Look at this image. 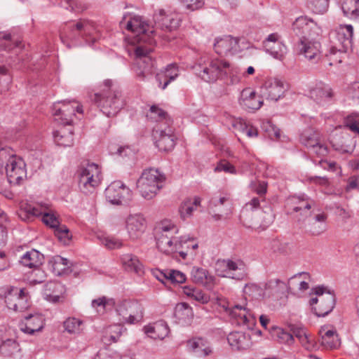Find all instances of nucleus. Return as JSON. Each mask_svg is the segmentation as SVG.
Wrapping results in <instances>:
<instances>
[{
  "instance_id": "1",
  "label": "nucleus",
  "mask_w": 359,
  "mask_h": 359,
  "mask_svg": "<svg viewBox=\"0 0 359 359\" xmlns=\"http://www.w3.org/2000/svg\"><path fill=\"white\" fill-rule=\"evenodd\" d=\"M121 25L136 33L133 41L137 43L135 49V72L139 80L144 81L154 72V61L149 55L155 43L154 30L140 16L130 13L123 15Z\"/></svg>"
},
{
  "instance_id": "2",
  "label": "nucleus",
  "mask_w": 359,
  "mask_h": 359,
  "mask_svg": "<svg viewBox=\"0 0 359 359\" xmlns=\"http://www.w3.org/2000/svg\"><path fill=\"white\" fill-rule=\"evenodd\" d=\"M100 91L94 94L93 102L107 116H116L126 102L121 91L111 79H106L100 85Z\"/></svg>"
},
{
  "instance_id": "3",
  "label": "nucleus",
  "mask_w": 359,
  "mask_h": 359,
  "mask_svg": "<svg viewBox=\"0 0 359 359\" xmlns=\"http://www.w3.org/2000/svg\"><path fill=\"white\" fill-rule=\"evenodd\" d=\"M196 74L206 82H213L233 74L231 64L223 59L215 58L210 60L201 57L194 67Z\"/></svg>"
},
{
  "instance_id": "4",
  "label": "nucleus",
  "mask_w": 359,
  "mask_h": 359,
  "mask_svg": "<svg viewBox=\"0 0 359 359\" xmlns=\"http://www.w3.org/2000/svg\"><path fill=\"white\" fill-rule=\"evenodd\" d=\"M178 227L170 221L162 222L156 229V241L158 249L164 254L170 255L178 250L179 238L176 235Z\"/></svg>"
},
{
  "instance_id": "5",
  "label": "nucleus",
  "mask_w": 359,
  "mask_h": 359,
  "mask_svg": "<svg viewBox=\"0 0 359 359\" xmlns=\"http://www.w3.org/2000/svg\"><path fill=\"white\" fill-rule=\"evenodd\" d=\"M165 176L158 169L144 170L137 182V188L145 199L153 198L163 187Z\"/></svg>"
},
{
  "instance_id": "6",
  "label": "nucleus",
  "mask_w": 359,
  "mask_h": 359,
  "mask_svg": "<svg viewBox=\"0 0 359 359\" xmlns=\"http://www.w3.org/2000/svg\"><path fill=\"white\" fill-rule=\"evenodd\" d=\"M316 297H312L309 304L313 313L318 317H325L334 308L335 296L333 293L326 291L324 286H317L312 289Z\"/></svg>"
},
{
  "instance_id": "7",
  "label": "nucleus",
  "mask_w": 359,
  "mask_h": 359,
  "mask_svg": "<svg viewBox=\"0 0 359 359\" xmlns=\"http://www.w3.org/2000/svg\"><path fill=\"white\" fill-rule=\"evenodd\" d=\"M79 186L81 191L88 194L99 186L102 180L101 169L94 163L83 165L78 170Z\"/></svg>"
},
{
  "instance_id": "8",
  "label": "nucleus",
  "mask_w": 359,
  "mask_h": 359,
  "mask_svg": "<svg viewBox=\"0 0 359 359\" xmlns=\"http://www.w3.org/2000/svg\"><path fill=\"white\" fill-rule=\"evenodd\" d=\"M53 115L55 121L61 125L70 126L75 112L83 114V106L75 100L60 101L53 105Z\"/></svg>"
},
{
  "instance_id": "9",
  "label": "nucleus",
  "mask_w": 359,
  "mask_h": 359,
  "mask_svg": "<svg viewBox=\"0 0 359 359\" xmlns=\"http://www.w3.org/2000/svg\"><path fill=\"white\" fill-rule=\"evenodd\" d=\"M216 267L218 274L222 277L241 280L247 275L246 265L240 259L218 260Z\"/></svg>"
},
{
  "instance_id": "10",
  "label": "nucleus",
  "mask_w": 359,
  "mask_h": 359,
  "mask_svg": "<svg viewBox=\"0 0 359 359\" xmlns=\"http://www.w3.org/2000/svg\"><path fill=\"white\" fill-rule=\"evenodd\" d=\"M107 201L115 205H126L132 200V191L121 181L112 182L104 191Z\"/></svg>"
},
{
  "instance_id": "11",
  "label": "nucleus",
  "mask_w": 359,
  "mask_h": 359,
  "mask_svg": "<svg viewBox=\"0 0 359 359\" xmlns=\"http://www.w3.org/2000/svg\"><path fill=\"white\" fill-rule=\"evenodd\" d=\"M222 305L224 310L231 318H235L238 324L245 325L249 329H252L255 325L256 318L247 307L246 303L231 304L226 302Z\"/></svg>"
},
{
  "instance_id": "12",
  "label": "nucleus",
  "mask_w": 359,
  "mask_h": 359,
  "mask_svg": "<svg viewBox=\"0 0 359 359\" xmlns=\"http://www.w3.org/2000/svg\"><path fill=\"white\" fill-rule=\"evenodd\" d=\"M153 137L156 147L161 151H171L175 145V136L172 125L163 126L162 124H157L153 130Z\"/></svg>"
},
{
  "instance_id": "13",
  "label": "nucleus",
  "mask_w": 359,
  "mask_h": 359,
  "mask_svg": "<svg viewBox=\"0 0 359 359\" xmlns=\"http://www.w3.org/2000/svg\"><path fill=\"white\" fill-rule=\"evenodd\" d=\"M116 312L121 323L135 324L137 318L142 317L143 309L137 301L124 300L118 305Z\"/></svg>"
},
{
  "instance_id": "14",
  "label": "nucleus",
  "mask_w": 359,
  "mask_h": 359,
  "mask_svg": "<svg viewBox=\"0 0 359 359\" xmlns=\"http://www.w3.org/2000/svg\"><path fill=\"white\" fill-rule=\"evenodd\" d=\"M61 36V39L66 37L72 40H76L79 37L93 36L97 32V27L95 23L89 20L81 19L74 25L67 26Z\"/></svg>"
},
{
  "instance_id": "15",
  "label": "nucleus",
  "mask_w": 359,
  "mask_h": 359,
  "mask_svg": "<svg viewBox=\"0 0 359 359\" xmlns=\"http://www.w3.org/2000/svg\"><path fill=\"white\" fill-rule=\"evenodd\" d=\"M292 29L300 39H316L319 36L320 28L313 20L306 16L296 19L292 25Z\"/></svg>"
},
{
  "instance_id": "16",
  "label": "nucleus",
  "mask_w": 359,
  "mask_h": 359,
  "mask_svg": "<svg viewBox=\"0 0 359 359\" xmlns=\"http://www.w3.org/2000/svg\"><path fill=\"white\" fill-rule=\"evenodd\" d=\"M5 303L9 309L22 312L29 307V297L24 288L10 287L5 294Z\"/></svg>"
},
{
  "instance_id": "17",
  "label": "nucleus",
  "mask_w": 359,
  "mask_h": 359,
  "mask_svg": "<svg viewBox=\"0 0 359 359\" xmlns=\"http://www.w3.org/2000/svg\"><path fill=\"white\" fill-rule=\"evenodd\" d=\"M5 172L11 184L19 185L27 177L26 163L21 157L15 155Z\"/></svg>"
},
{
  "instance_id": "18",
  "label": "nucleus",
  "mask_w": 359,
  "mask_h": 359,
  "mask_svg": "<svg viewBox=\"0 0 359 359\" xmlns=\"http://www.w3.org/2000/svg\"><path fill=\"white\" fill-rule=\"evenodd\" d=\"M288 294L286 282L278 278L267 280L264 286L263 297L279 300Z\"/></svg>"
},
{
  "instance_id": "19",
  "label": "nucleus",
  "mask_w": 359,
  "mask_h": 359,
  "mask_svg": "<svg viewBox=\"0 0 359 359\" xmlns=\"http://www.w3.org/2000/svg\"><path fill=\"white\" fill-rule=\"evenodd\" d=\"M298 53L313 63L320 57V43L318 39H300L297 45Z\"/></svg>"
},
{
  "instance_id": "20",
  "label": "nucleus",
  "mask_w": 359,
  "mask_h": 359,
  "mask_svg": "<svg viewBox=\"0 0 359 359\" xmlns=\"http://www.w3.org/2000/svg\"><path fill=\"white\" fill-rule=\"evenodd\" d=\"M287 90V85L278 79L267 80L262 88L263 96L267 100L278 101Z\"/></svg>"
},
{
  "instance_id": "21",
  "label": "nucleus",
  "mask_w": 359,
  "mask_h": 359,
  "mask_svg": "<svg viewBox=\"0 0 359 359\" xmlns=\"http://www.w3.org/2000/svg\"><path fill=\"white\" fill-rule=\"evenodd\" d=\"M146 226V220L141 214L130 215L126 219V229L133 240L140 238L145 231Z\"/></svg>"
},
{
  "instance_id": "22",
  "label": "nucleus",
  "mask_w": 359,
  "mask_h": 359,
  "mask_svg": "<svg viewBox=\"0 0 359 359\" xmlns=\"http://www.w3.org/2000/svg\"><path fill=\"white\" fill-rule=\"evenodd\" d=\"M278 39L279 36L277 33L271 34L264 41L263 45L266 51L273 57L282 60L286 54V46Z\"/></svg>"
},
{
  "instance_id": "23",
  "label": "nucleus",
  "mask_w": 359,
  "mask_h": 359,
  "mask_svg": "<svg viewBox=\"0 0 359 359\" xmlns=\"http://www.w3.org/2000/svg\"><path fill=\"white\" fill-rule=\"evenodd\" d=\"M154 20L156 27L170 31L178 27L180 22V19L177 14H166L163 9L154 13Z\"/></svg>"
},
{
  "instance_id": "24",
  "label": "nucleus",
  "mask_w": 359,
  "mask_h": 359,
  "mask_svg": "<svg viewBox=\"0 0 359 359\" xmlns=\"http://www.w3.org/2000/svg\"><path fill=\"white\" fill-rule=\"evenodd\" d=\"M43 326L44 318L39 313L30 314L19 323L20 330L28 334H34L35 332L41 331Z\"/></svg>"
},
{
  "instance_id": "25",
  "label": "nucleus",
  "mask_w": 359,
  "mask_h": 359,
  "mask_svg": "<svg viewBox=\"0 0 359 359\" xmlns=\"http://www.w3.org/2000/svg\"><path fill=\"white\" fill-rule=\"evenodd\" d=\"M214 48L221 55L235 54L238 51V39L231 36L218 38L215 40Z\"/></svg>"
},
{
  "instance_id": "26",
  "label": "nucleus",
  "mask_w": 359,
  "mask_h": 359,
  "mask_svg": "<svg viewBox=\"0 0 359 359\" xmlns=\"http://www.w3.org/2000/svg\"><path fill=\"white\" fill-rule=\"evenodd\" d=\"M239 102L246 109L255 111L262 106L263 100L252 88H246L241 93Z\"/></svg>"
},
{
  "instance_id": "27",
  "label": "nucleus",
  "mask_w": 359,
  "mask_h": 359,
  "mask_svg": "<svg viewBox=\"0 0 359 359\" xmlns=\"http://www.w3.org/2000/svg\"><path fill=\"white\" fill-rule=\"evenodd\" d=\"M294 207L293 210L299 212L304 217H308L311 215V209L316 207V202L311 197L302 194L293 197Z\"/></svg>"
},
{
  "instance_id": "28",
  "label": "nucleus",
  "mask_w": 359,
  "mask_h": 359,
  "mask_svg": "<svg viewBox=\"0 0 359 359\" xmlns=\"http://www.w3.org/2000/svg\"><path fill=\"white\" fill-rule=\"evenodd\" d=\"M189 351L194 353L198 357H205L212 353L209 342L202 337H193L187 341Z\"/></svg>"
},
{
  "instance_id": "29",
  "label": "nucleus",
  "mask_w": 359,
  "mask_h": 359,
  "mask_svg": "<svg viewBox=\"0 0 359 359\" xmlns=\"http://www.w3.org/2000/svg\"><path fill=\"white\" fill-rule=\"evenodd\" d=\"M309 97L318 104H323L331 100L333 92L328 86L320 83L310 88Z\"/></svg>"
},
{
  "instance_id": "30",
  "label": "nucleus",
  "mask_w": 359,
  "mask_h": 359,
  "mask_svg": "<svg viewBox=\"0 0 359 359\" xmlns=\"http://www.w3.org/2000/svg\"><path fill=\"white\" fill-rule=\"evenodd\" d=\"M144 333L149 337L154 339H163L169 332L170 329L164 320H158L152 324L145 325L143 327Z\"/></svg>"
},
{
  "instance_id": "31",
  "label": "nucleus",
  "mask_w": 359,
  "mask_h": 359,
  "mask_svg": "<svg viewBox=\"0 0 359 359\" xmlns=\"http://www.w3.org/2000/svg\"><path fill=\"white\" fill-rule=\"evenodd\" d=\"M231 347L237 351L247 349L250 346V337L242 332H232L227 337Z\"/></svg>"
},
{
  "instance_id": "32",
  "label": "nucleus",
  "mask_w": 359,
  "mask_h": 359,
  "mask_svg": "<svg viewBox=\"0 0 359 359\" xmlns=\"http://www.w3.org/2000/svg\"><path fill=\"white\" fill-rule=\"evenodd\" d=\"M64 291V285L60 282L50 281L44 285L43 294L46 300L56 303L59 301Z\"/></svg>"
},
{
  "instance_id": "33",
  "label": "nucleus",
  "mask_w": 359,
  "mask_h": 359,
  "mask_svg": "<svg viewBox=\"0 0 359 359\" xmlns=\"http://www.w3.org/2000/svg\"><path fill=\"white\" fill-rule=\"evenodd\" d=\"M307 273H299L289 278L286 282L288 293H295L297 291H305L309 289V283L304 280L309 278Z\"/></svg>"
},
{
  "instance_id": "34",
  "label": "nucleus",
  "mask_w": 359,
  "mask_h": 359,
  "mask_svg": "<svg viewBox=\"0 0 359 359\" xmlns=\"http://www.w3.org/2000/svg\"><path fill=\"white\" fill-rule=\"evenodd\" d=\"M321 336V344L327 349L337 348L340 345L337 332L333 329H329L327 327H323L319 332Z\"/></svg>"
},
{
  "instance_id": "35",
  "label": "nucleus",
  "mask_w": 359,
  "mask_h": 359,
  "mask_svg": "<svg viewBox=\"0 0 359 359\" xmlns=\"http://www.w3.org/2000/svg\"><path fill=\"white\" fill-rule=\"evenodd\" d=\"M327 215L325 213L316 215L306 224V229L313 236H318L326 229L325 221Z\"/></svg>"
},
{
  "instance_id": "36",
  "label": "nucleus",
  "mask_w": 359,
  "mask_h": 359,
  "mask_svg": "<svg viewBox=\"0 0 359 359\" xmlns=\"http://www.w3.org/2000/svg\"><path fill=\"white\" fill-rule=\"evenodd\" d=\"M201 199L199 197L187 198L180 208V214L182 219L185 220L191 217L193 212L201 206Z\"/></svg>"
},
{
  "instance_id": "37",
  "label": "nucleus",
  "mask_w": 359,
  "mask_h": 359,
  "mask_svg": "<svg viewBox=\"0 0 359 359\" xmlns=\"http://www.w3.org/2000/svg\"><path fill=\"white\" fill-rule=\"evenodd\" d=\"M53 133V137L57 145L70 147L73 144V130L72 128H66L64 126Z\"/></svg>"
},
{
  "instance_id": "38",
  "label": "nucleus",
  "mask_w": 359,
  "mask_h": 359,
  "mask_svg": "<svg viewBox=\"0 0 359 359\" xmlns=\"http://www.w3.org/2000/svg\"><path fill=\"white\" fill-rule=\"evenodd\" d=\"M43 259V255L38 250L33 249L27 251L22 255L20 259V262L25 266L29 268H35L41 265Z\"/></svg>"
},
{
  "instance_id": "39",
  "label": "nucleus",
  "mask_w": 359,
  "mask_h": 359,
  "mask_svg": "<svg viewBox=\"0 0 359 359\" xmlns=\"http://www.w3.org/2000/svg\"><path fill=\"white\" fill-rule=\"evenodd\" d=\"M116 304L115 300L105 296L93 299L91 306L99 315L104 314L107 311L111 310Z\"/></svg>"
},
{
  "instance_id": "40",
  "label": "nucleus",
  "mask_w": 359,
  "mask_h": 359,
  "mask_svg": "<svg viewBox=\"0 0 359 359\" xmlns=\"http://www.w3.org/2000/svg\"><path fill=\"white\" fill-rule=\"evenodd\" d=\"M147 117L154 121L158 122V124H162L163 126L172 124V121L168 117L167 112L157 105H152L150 107Z\"/></svg>"
},
{
  "instance_id": "41",
  "label": "nucleus",
  "mask_w": 359,
  "mask_h": 359,
  "mask_svg": "<svg viewBox=\"0 0 359 359\" xmlns=\"http://www.w3.org/2000/svg\"><path fill=\"white\" fill-rule=\"evenodd\" d=\"M353 28L351 25H340L335 31V36L344 48L351 44Z\"/></svg>"
},
{
  "instance_id": "42",
  "label": "nucleus",
  "mask_w": 359,
  "mask_h": 359,
  "mask_svg": "<svg viewBox=\"0 0 359 359\" xmlns=\"http://www.w3.org/2000/svg\"><path fill=\"white\" fill-rule=\"evenodd\" d=\"M68 264L67 259L57 255L49 259L48 266L54 274L60 276L68 268Z\"/></svg>"
},
{
  "instance_id": "43",
  "label": "nucleus",
  "mask_w": 359,
  "mask_h": 359,
  "mask_svg": "<svg viewBox=\"0 0 359 359\" xmlns=\"http://www.w3.org/2000/svg\"><path fill=\"white\" fill-rule=\"evenodd\" d=\"M122 323L114 324L109 326L104 330L102 340L105 343H114L118 341L121 334L126 328L121 325Z\"/></svg>"
},
{
  "instance_id": "44",
  "label": "nucleus",
  "mask_w": 359,
  "mask_h": 359,
  "mask_svg": "<svg viewBox=\"0 0 359 359\" xmlns=\"http://www.w3.org/2000/svg\"><path fill=\"white\" fill-rule=\"evenodd\" d=\"M121 262L127 271L137 273L142 271V265L137 256L132 254H125L121 257Z\"/></svg>"
},
{
  "instance_id": "45",
  "label": "nucleus",
  "mask_w": 359,
  "mask_h": 359,
  "mask_svg": "<svg viewBox=\"0 0 359 359\" xmlns=\"http://www.w3.org/2000/svg\"><path fill=\"white\" fill-rule=\"evenodd\" d=\"M319 140V134L312 128H307L304 130L299 137V140L302 144L310 149L315 144H317V141Z\"/></svg>"
},
{
  "instance_id": "46",
  "label": "nucleus",
  "mask_w": 359,
  "mask_h": 359,
  "mask_svg": "<svg viewBox=\"0 0 359 359\" xmlns=\"http://www.w3.org/2000/svg\"><path fill=\"white\" fill-rule=\"evenodd\" d=\"M191 276L194 283L200 285H208L213 280V277L209 275L207 270L196 266L192 268Z\"/></svg>"
},
{
  "instance_id": "47",
  "label": "nucleus",
  "mask_w": 359,
  "mask_h": 359,
  "mask_svg": "<svg viewBox=\"0 0 359 359\" xmlns=\"http://www.w3.org/2000/svg\"><path fill=\"white\" fill-rule=\"evenodd\" d=\"M183 292L187 297L201 304H207L210 301V297L205 294L201 289L191 286H185L183 288Z\"/></svg>"
},
{
  "instance_id": "48",
  "label": "nucleus",
  "mask_w": 359,
  "mask_h": 359,
  "mask_svg": "<svg viewBox=\"0 0 359 359\" xmlns=\"http://www.w3.org/2000/svg\"><path fill=\"white\" fill-rule=\"evenodd\" d=\"M19 45L20 42L13 40L9 32L0 31V50L10 51Z\"/></svg>"
},
{
  "instance_id": "49",
  "label": "nucleus",
  "mask_w": 359,
  "mask_h": 359,
  "mask_svg": "<svg viewBox=\"0 0 359 359\" xmlns=\"http://www.w3.org/2000/svg\"><path fill=\"white\" fill-rule=\"evenodd\" d=\"M41 215L42 212L39 208L33 207L27 203L21 205L18 212L19 217L24 221H29L33 217Z\"/></svg>"
},
{
  "instance_id": "50",
  "label": "nucleus",
  "mask_w": 359,
  "mask_h": 359,
  "mask_svg": "<svg viewBox=\"0 0 359 359\" xmlns=\"http://www.w3.org/2000/svg\"><path fill=\"white\" fill-rule=\"evenodd\" d=\"M264 205L262 206V210L259 214V217L261 220L260 226L264 228L269 226L271 224L275 219V215L273 212L271 207L266 204L265 201H262Z\"/></svg>"
},
{
  "instance_id": "51",
  "label": "nucleus",
  "mask_w": 359,
  "mask_h": 359,
  "mask_svg": "<svg viewBox=\"0 0 359 359\" xmlns=\"http://www.w3.org/2000/svg\"><path fill=\"white\" fill-rule=\"evenodd\" d=\"M16 154L10 147H4L0 149V172L6 171L8 164L11 163V158H13Z\"/></svg>"
},
{
  "instance_id": "52",
  "label": "nucleus",
  "mask_w": 359,
  "mask_h": 359,
  "mask_svg": "<svg viewBox=\"0 0 359 359\" xmlns=\"http://www.w3.org/2000/svg\"><path fill=\"white\" fill-rule=\"evenodd\" d=\"M83 321L76 318H68L63 323L65 330L69 334H79L82 331Z\"/></svg>"
},
{
  "instance_id": "53",
  "label": "nucleus",
  "mask_w": 359,
  "mask_h": 359,
  "mask_svg": "<svg viewBox=\"0 0 359 359\" xmlns=\"http://www.w3.org/2000/svg\"><path fill=\"white\" fill-rule=\"evenodd\" d=\"M358 0H342L341 9L345 15L356 20Z\"/></svg>"
},
{
  "instance_id": "54",
  "label": "nucleus",
  "mask_w": 359,
  "mask_h": 359,
  "mask_svg": "<svg viewBox=\"0 0 359 359\" xmlns=\"http://www.w3.org/2000/svg\"><path fill=\"white\" fill-rule=\"evenodd\" d=\"M161 275L166 280L173 283H182L186 280V276L180 271L167 270L165 272H160Z\"/></svg>"
},
{
  "instance_id": "55",
  "label": "nucleus",
  "mask_w": 359,
  "mask_h": 359,
  "mask_svg": "<svg viewBox=\"0 0 359 359\" xmlns=\"http://www.w3.org/2000/svg\"><path fill=\"white\" fill-rule=\"evenodd\" d=\"M11 82L12 77L8 72L7 68L0 66V93L8 90Z\"/></svg>"
},
{
  "instance_id": "56",
  "label": "nucleus",
  "mask_w": 359,
  "mask_h": 359,
  "mask_svg": "<svg viewBox=\"0 0 359 359\" xmlns=\"http://www.w3.org/2000/svg\"><path fill=\"white\" fill-rule=\"evenodd\" d=\"M328 5V0H308L309 8L316 14L325 13Z\"/></svg>"
},
{
  "instance_id": "57",
  "label": "nucleus",
  "mask_w": 359,
  "mask_h": 359,
  "mask_svg": "<svg viewBox=\"0 0 359 359\" xmlns=\"http://www.w3.org/2000/svg\"><path fill=\"white\" fill-rule=\"evenodd\" d=\"M264 288L262 289L255 283H248L243 288V294L245 297L259 298L263 297Z\"/></svg>"
},
{
  "instance_id": "58",
  "label": "nucleus",
  "mask_w": 359,
  "mask_h": 359,
  "mask_svg": "<svg viewBox=\"0 0 359 359\" xmlns=\"http://www.w3.org/2000/svg\"><path fill=\"white\" fill-rule=\"evenodd\" d=\"M54 232L57 238L65 245L68 244L70 241L72 235L69 233V229L65 225L60 224L54 229Z\"/></svg>"
},
{
  "instance_id": "59",
  "label": "nucleus",
  "mask_w": 359,
  "mask_h": 359,
  "mask_svg": "<svg viewBox=\"0 0 359 359\" xmlns=\"http://www.w3.org/2000/svg\"><path fill=\"white\" fill-rule=\"evenodd\" d=\"M274 335L281 344L290 345L294 341L293 335L282 328H276L274 332Z\"/></svg>"
},
{
  "instance_id": "60",
  "label": "nucleus",
  "mask_w": 359,
  "mask_h": 359,
  "mask_svg": "<svg viewBox=\"0 0 359 359\" xmlns=\"http://www.w3.org/2000/svg\"><path fill=\"white\" fill-rule=\"evenodd\" d=\"M214 171L215 172L223 171L226 173H229L232 175H236L237 173L235 166L230 163L226 159L220 160L217 164L216 167L215 168Z\"/></svg>"
},
{
  "instance_id": "61",
  "label": "nucleus",
  "mask_w": 359,
  "mask_h": 359,
  "mask_svg": "<svg viewBox=\"0 0 359 359\" xmlns=\"http://www.w3.org/2000/svg\"><path fill=\"white\" fill-rule=\"evenodd\" d=\"M175 315L180 319L186 320L192 316V309L187 303H180L175 309Z\"/></svg>"
},
{
  "instance_id": "62",
  "label": "nucleus",
  "mask_w": 359,
  "mask_h": 359,
  "mask_svg": "<svg viewBox=\"0 0 359 359\" xmlns=\"http://www.w3.org/2000/svg\"><path fill=\"white\" fill-rule=\"evenodd\" d=\"M179 245L182 249L187 250L192 255H194L192 251H195L198 248V243L193 238L181 237L179 240Z\"/></svg>"
},
{
  "instance_id": "63",
  "label": "nucleus",
  "mask_w": 359,
  "mask_h": 359,
  "mask_svg": "<svg viewBox=\"0 0 359 359\" xmlns=\"http://www.w3.org/2000/svg\"><path fill=\"white\" fill-rule=\"evenodd\" d=\"M344 124L351 131L359 134V114L348 116L345 118Z\"/></svg>"
},
{
  "instance_id": "64",
  "label": "nucleus",
  "mask_w": 359,
  "mask_h": 359,
  "mask_svg": "<svg viewBox=\"0 0 359 359\" xmlns=\"http://www.w3.org/2000/svg\"><path fill=\"white\" fill-rule=\"evenodd\" d=\"M19 350V344L13 339H8L1 346V351L8 355H12Z\"/></svg>"
}]
</instances>
